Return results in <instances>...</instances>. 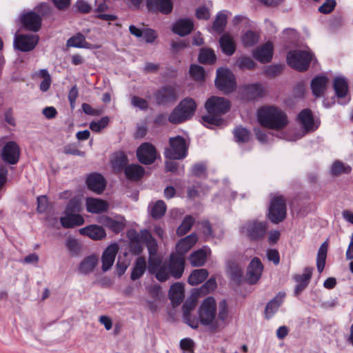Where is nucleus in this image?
<instances>
[{
	"mask_svg": "<svg viewBox=\"0 0 353 353\" xmlns=\"http://www.w3.org/2000/svg\"><path fill=\"white\" fill-rule=\"evenodd\" d=\"M263 267L258 258H254L248 267L247 280L249 283L254 284L260 279Z\"/></svg>",
	"mask_w": 353,
	"mask_h": 353,
	"instance_id": "nucleus-17",
	"label": "nucleus"
},
{
	"mask_svg": "<svg viewBox=\"0 0 353 353\" xmlns=\"http://www.w3.org/2000/svg\"><path fill=\"white\" fill-rule=\"evenodd\" d=\"M285 296L284 292H279L272 300L268 303L265 310L266 319L271 318L276 312L283 303Z\"/></svg>",
	"mask_w": 353,
	"mask_h": 353,
	"instance_id": "nucleus-26",
	"label": "nucleus"
},
{
	"mask_svg": "<svg viewBox=\"0 0 353 353\" xmlns=\"http://www.w3.org/2000/svg\"><path fill=\"white\" fill-rule=\"evenodd\" d=\"M230 107V102L226 99L212 97L205 102V108L210 114L203 117V120L210 124L220 125L222 120L219 115L226 113Z\"/></svg>",
	"mask_w": 353,
	"mask_h": 353,
	"instance_id": "nucleus-4",
	"label": "nucleus"
},
{
	"mask_svg": "<svg viewBox=\"0 0 353 353\" xmlns=\"http://www.w3.org/2000/svg\"><path fill=\"white\" fill-rule=\"evenodd\" d=\"M145 269V259L142 256L138 257L137 259L136 260L134 267L131 273V279L134 281L139 279L144 274Z\"/></svg>",
	"mask_w": 353,
	"mask_h": 353,
	"instance_id": "nucleus-36",
	"label": "nucleus"
},
{
	"mask_svg": "<svg viewBox=\"0 0 353 353\" xmlns=\"http://www.w3.org/2000/svg\"><path fill=\"white\" fill-rule=\"evenodd\" d=\"M166 211V205L163 201H158L151 206L150 213L154 219L161 218Z\"/></svg>",
	"mask_w": 353,
	"mask_h": 353,
	"instance_id": "nucleus-42",
	"label": "nucleus"
},
{
	"mask_svg": "<svg viewBox=\"0 0 353 353\" xmlns=\"http://www.w3.org/2000/svg\"><path fill=\"white\" fill-rule=\"evenodd\" d=\"M68 47L85 48L86 47V41L85 37L81 34H77L70 38L67 41Z\"/></svg>",
	"mask_w": 353,
	"mask_h": 353,
	"instance_id": "nucleus-46",
	"label": "nucleus"
},
{
	"mask_svg": "<svg viewBox=\"0 0 353 353\" xmlns=\"http://www.w3.org/2000/svg\"><path fill=\"white\" fill-rule=\"evenodd\" d=\"M227 14L223 12H219L213 23V28L216 32H222L227 23Z\"/></svg>",
	"mask_w": 353,
	"mask_h": 353,
	"instance_id": "nucleus-47",
	"label": "nucleus"
},
{
	"mask_svg": "<svg viewBox=\"0 0 353 353\" xmlns=\"http://www.w3.org/2000/svg\"><path fill=\"white\" fill-rule=\"evenodd\" d=\"M185 260L183 256L172 254L168 263H162L159 258L151 257L148 261V271L161 281L168 280L170 276L174 279L181 277L184 271Z\"/></svg>",
	"mask_w": 353,
	"mask_h": 353,
	"instance_id": "nucleus-2",
	"label": "nucleus"
},
{
	"mask_svg": "<svg viewBox=\"0 0 353 353\" xmlns=\"http://www.w3.org/2000/svg\"><path fill=\"white\" fill-rule=\"evenodd\" d=\"M131 105L134 107L139 108L140 110H146L148 107V102L139 97L133 96L131 98Z\"/></svg>",
	"mask_w": 353,
	"mask_h": 353,
	"instance_id": "nucleus-56",
	"label": "nucleus"
},
{
	"mask_svg": "<svg viewBox=\"0 0 353 353\" xmlns=\"http://www.w3.org/2000/svg\"><path fill=\"white\" fill-rule=\"evenodd\" d=\"M65 246L72 254H77L80 250V244L78 241L74 238L69 237L65 241Z\"/></svg>",
	"mask_w": 353,
	"mask_h": 353,
	"instance_id": "nucleus-57",
	"label": "nucleus"
},
{
	"mask_svg": "<svg viewBox=\"0 0 353 353\" xmlns=\"http://www.w3.org/2000/svg\"><path fill=\"white\" fill-rule=\"evenodd\" d=\"M245 93L251 99H255L263 95L264 90L260 84H251L245 87Z\"/></svg>",
	"mask_w": 353,
	"mask_h": 353,
	"instance_id": "nucleus-44",
	"label": "nucleus"
},
{
	"mask_svg": "<svg viewBox=\"0 0 353 353\" xmlns=\"http://www.w3.org/2000/svg\"><path fill=\"white\" fill-rule=\"evenodd\" d=\"M228 272L233 280L239 281L243 275V267L235 262H230Z\"/></svg>",
	"mask_w": 353,
	"mask_h": 353,
	"instance_id": "nucleus-41",
	"label": "nucleus"
},
{
	"mask_svg": "<svg viewBox=\"0 0 353 353\" xmlns=\"http://www.w3.org/2000/svg\"><path fill=\"white\" fill-rule=\"evenodd\" d=\"M118 251L119 245L116 243L110 244L104 250L101 256L102 270L103 272L108 271L112 266Z\"/></svg>",
	"mask_w": 353,
	"mask_h": 353,
	"instance_id": "nucleus-16",
	"label": "nucleus"
},
{
	"mask_svg": "<svg viewBox=\"0 0 353 353\" xmlns=\"http://www.w3.org/2000/svg\"><path fill=\"white\" fill-rule=\"evenodd\" d=\"M190 74L192 77L197 81H202L205 77V72L201 66L197 65H192L190 70Z\"/></svg>",
	"mask_w": 353,
	"mask_h": 353,
	"instance_id": "nucleus-55",
	"label": "nucleus"
},
{
	"mask_svg": "<svg viewBox=\"0 0 353 353\" xmlns=\"http://www.w3.org/2000/svg\"><path fill=\"white\" fill-rule=\"evenodd\" d=\"M234 137L237 142H247L250 139L248 131L243 128H236L234 131Z\"/></svg>",
	"mask_w": 353,
	"mask_h": 353,
	"instance_id": "nucleus-50",
	"label": "nucleus"
},
{
	"mask_svg": "<svg viewBox=\"0 0 353 353\" xmlns=\"http://www.w3.org/2000/svg\"><path fill=\"white\" fill-rule=\"evenodd\" d=\"M299 120L303 128L301 133L296 136L294 138H291L290 141H295L301 138L305 134L315 130L317 128V125L315 124L312 112L308 109L302 110L299 114Z\"/></svg>",
	"mask_w": 353,
	"mask_h": 353,
	"instance_id": "nucleus-12",
	"label": "nucleus"
},
{
	"mask_svg": "<svg viewBox=\"0 0 353 353\" xmlns=\"http://www.w3.org/2000/svg\"><path fill=\"white\" fill-rule=\"evenodd\" d=\"M144 39L147 43H152L157 38V34L154 30L145 29L143 30Z\"/></svg>",
	"mask_w": 353,
	"mask_h": 353,
	"instance_id": "nucleus-60",
	"label": "nucleus"
},
{
	"mask_svg": "<svg viewBox=\"0 0 353 353\" xmlns=\"http://www.w3.org/2000/svg\"><path fill=\"white\" fill-rule=\"evenodd\" d=\"M194 219L191 216H186L182 223L178 228L176 233L179 236H183L189 232L194 223Z\"/></svg>",
	"mask_w": 353,
	"mask_h": 353,
	"instance_id": "nucleus-45",
	"label": "nucleus"
},
{
	"mask_svg": "<svg viewBox=\"0 0 353 353\" xmlns=\"http://www.w3.org/2000/svg\"><path fill=\"white\" fill-rule=\"evenodd\" d=\"M351 167L340 161H336L331 166L330 172L333 176H339L342 174H348L351 172Z\"/></svg>",
	"mask_w": 353,
	"mask_h": 353,
	"instance_id": "nucleus-40",
	"label": "nucleus"
},
{
	"mask_svg": "<svg viewBox=\"0 0 353 353\" xmlns=\"http://www.w3.org/2000/svg\"><path fill=\"white\" fill-rule=\"evenodd\" d=\"M85 204L88 212L93 214L105 212L109 206L105 201L92 197L87 198Z\"/></svg>",
	"mask_w": 353,
	"mask_h": 353,
	"instance_id": "nucleus-21",
	"label": "nucleus"
},
{
	"mask_svg": "<svg viewBox=\"0 0 353 353\" xmlns=\"http://www.w3.org/2000/svg\"><path fill=\"white\" fill-rule=\"evenodd\" d=\"M258 41L259 35L252 31H248L242 37V42L245 46H252Z\"/></svg>",
	"mask_w": 353,
	"mask_h": 353,
	"instance_id": "nucleus-49",
	"label": "nucleus"
},
{
	"mask_svg": "<svg viewBox=\"0 0 353 353\" xmlns=\"http://www.w3.org/2000/svg\"><path fill=\"white\" fill-rule=\"evenodd\" d=\"M312 59V54L307 51L294 50L288 54V64L294 69L303 71L307 69Z\"/></svg>",
	"mask_w": 353,
	"mask_h": 353,
	"instance_id": "nucleus-7",
	"label": "nucleus"
},
{
	"mask_svg": "<svg viewBox=\"0 0 353 353\" xmlns=\"http://www.w3.org/2000/svg\"><path fill=\"white\" fill-rule=\"evenodd\" d=\"M39 74L43 78V80L40 83V89L42 91L46 92L49 89L51 84L50 75L46 70H41Z\"/></svg>",
	"mask_w": 353,
	"mask_h": 353,
	"instance_id": "nucleus-54",
	"label": "nucleus"
},
{
	"mask_svg": "<svg viewBox=\"0 0 353 353\" xmlns=\"http://www.w3.org/2000/svg\"><path fill=\"white\" fill-rule=\"evenodd\" d=\"M328 248V243L327 241L323 243L318 250L317 259H316V267L319 272H322L325 265V259L327 257V252Z\"/></svg>",
	"mask_w": 353,
	"mask_h": 353,
	"instance_id": "nucleus-37",
	"label": "nucleus"
},
{
	"mask_svg": "<svg viewBox=\"0 0 353 353\" xmlns=\"http://www.w3.org/2000/svg\"><path fill=\"white\" fill-rule=\"evenodd\" d=\"M79 233L94 241L102 240L106 236V232L103 228L95 224L81 228Z\"/></svg>",
	"mask_w": 353,
	"mask_h": 353,
	"instance_id": "nucleus-18",
	"label": "nucleus"
},
{
	"mask_svg": "<svg viewBox=\"0 0 353 353\" xmlns=\"http://www.w3.org/2000/svg\"><path fill=\"white\" fill-rule=\"evenodd\" d=\"M197 241V236L195 234L190 235L181 239L176 245V249L178 255L183 256L186 253Z\"/></svg>",
	"mask_w": 353,
	"mask_h": 353,
	"instance_id": "nucleus-28",
	"label": "nucleus"
},
{
	"mask_svg": "<svg viewBox=\"0 0 353 353\" xmlns=\"http://www.w3.org/2000/svg\"><path fill=\"white\" fill-rule=\"evenodd\" d=\"M137 156L141 163L145 165L151 164L157 158L156 149L152 144L143 143L138 148Z\"/></svg>",
	"mask_w": 353,
	"mask_h": 353,
	"instance_id": "nucleus-13",
	"label": "nucleus"
},
{
	"mask_svg": "<svg viewBox=\"0 0 353 353\" xmlns=\"http://www.w3.org/2000/svg\"><path fill=\"white\" fill-rule=\"evenodd\" d=\"M170 148L165 151V156L169 159H181L186 157L188 145L185 140L177 136L172 137L169 140Z\"/></svg>",
	"mask_w": 353,
	"mask_h": 353,
	"instance_id": "nucleus-6",
	"label": "nucleus"
},
{
	"mask_svg": "<svg viewBox=\"0 0 353 353\" xmlns=\"http://www.w3.org/2000/svg\"><path fill=\"white\" fill-rule=\"evenodd\" d=\"M334 88L337 97H345L348 90L346 80L341 77H336L334 81Z\"/></svg>",
	"mask_w": 353,
	"mask_h": 353,
	"instance_id": "nucleus-38",
	"label": "nucleus"
},
{
	"mask_svg": "<svg viewBox=\"0 0 353 353\" xmlns=\"http://www.w3.org/2000/svg\"><path fill=\"white\" fill-rule=\"evenodd\" d=\"M87 184L90 190L100 194L105 188V181L103 176L99 174H90L87 179Z\"/></svg>",
	"mask_w": 353,
	"mask_h": 353,
	"instance_id": "nucleus-23",
	"label": "nucleus"
},
{
	"mask_svg": "<svg viewBox=\"0 0 353 353\" xmlns=\"http://www.w3.org/2000/svg\"><path fill=\"white\" fill-rule=\"evenodd\" d=\"M313 269L312 268H305L303 270V273L301 274H297L294 278L297 283H306L307 285L311 279Z\"/></svg>",
	"mask_w": 353,
	"mask_h": 353,
	"instance_id": "nucleus-52",
	"label": "nucleus"
},
{
	"mask_svg": "<svg viewBox=\"0 0 353 353\" xmlns=\"http://www.w3.org/2000/svg\"><path fill=\"white\" fill-rule=\"evenodd\" d=\"M272 54L273 46L270 42H267L254 51L253 57L261 63H267L270 61Z\"/></svg>",
	"mask_w": 353,
	"mask_h": 353,
	"instance_id": "nucleus-22",
	"label": "nucleus"
},
{
	"mask_svg": "<svg viewBox=\"0 0 353 353\" xmlns=\"http://www.w3.org/2000/svg\"><path fill=\"white\" fill-rule=\"evenodd\" d=\"M80 210V203L79 199L74 198L72 199L65 210V213H72V214H76V212H78Z\"/></svg>",
	"mask_w": 353,
	"mask_h": 353,
	"instance_id": "nucleus-58",
	"label": "nucleus"
},
{
	"mask_svg": "<svg viewBox=\"0 0 353 353\" xmlns=\"http://www.w3.org/2000/svg\"><path fill=\"white\" fill-rule=\"evenodd\" d=\"M199 320L201 325L213 332L223 328L228 319V305L225 300L219 302L218 314L216 301L212 297L205 299L198 312Z\"/></svg>",
	"mask_w": 353,
	"mask_h": 353,
	"instance_id": "nucleus-1",
	"label": "nucleus"
},
{
	"mask_svg": "<svg viewBox=\"0 0 353 353\" xmlns=\"http://www.w3.org/2000/svg\"><path fill=\"white\" fill-rule=\"evenodd\" d=\"M83 111L86 114L89 115H94V116H99L102 114V111L100 110H96L91 107L90 105L88 103H83L81 105Z\"/></svg>",
	"mask_w": 353,
	"mask_h": 353,
	"instance_id": "nucleus-63",
	"label": "nucleus"
},
{
	"mask_svg": "<svg viewBox=\"0 0 353 353\" xmlns=\"http://www.w3.org/2000/svg\"><path fill=\"white\" fill-rule=\"evenodd\" d=\"M207 254L203 250H199L193 252L190 256V261L192 266H202L206 261Z\"/></svg>",
	"mask_w": 353,
	"mask_h": 353,
	"instance_id": "nucleus-39",
	"label": "nucleus"
},
{
	"mask_svg": "<svg viewBox=\"0 0 353 353\" xmlns=\"http://www.w3.org/2000/svg\"><path fill=\"white\" fill-rule=\"evenodd\" d=\"M327 78L323 76L316 77L311 82L312 93L316 97H320L325 91Z\"/></svg>",
	"mask_w": 353,
	"mask_h": 353,
	"instance_id": "nucleus-32",
	"label": "nucleus"
},
{
	"mask_svg": "<svg viewBox=\"0 0 353 353\" xmlns=\"http://www.w3.org/2000/svg\"><path fill=\"white\" fill-rule=\"evenodd\" d=\"M199 59L203 63H212L215 61V54L211 50L202 49L200 52Z\"/></svg>",
	"mask_w": 353,
	"mask_h": 353,
	"instance_id": "nucleus-48",
	"label": "nucleus"
},
{
	"mask_svg": "<svg viewBox=\"0 0 353 353\" xmlns=\"http://www.w3.org/2000/svg\"><path fill=\"white\" fill-rule=\"evenodd\" d=\"M258 120L265 128L280 130L288 123L287 114L275 106H265L258 111Z\"/></svg>",
	"mask_w": 353,
	"mask_h": 353,
	"instance_id": "nucleus-3",
	"label": "nucleus"
},
{
	"mask_svg": "<svg viewBox=\"0 0 353 353\" xmlns=\"http://www.w3.org/2000/svg\"><path fill=\"white\" fill-rule=\"evenodd\" d=\"M196 103L190 98H185L172 110L168 117L170 123L177 124L190 119L196 110Z\"/></svg>",
	"mask_w": 353,
	"mask_h": 353,
	"instance_id": "nucleus-5",
	"label": "nucleus"
},
{
	"mask_svg": "<svg viewBox=\"0 0 353 353\" xmlns=\"http://www.w3.org/2000/svg\"><path fill=\"white\" fill-rule=\"evenodd\" d=\"M98 258L94 255L85 258L80 263L79 272L82 274H88L94 271L98 263Z\"/></svg>",
	"mask_w": 353,
	"mask_h": 353,
	"instance_id": "nucleus-29",
	"label": "nucleus"
},
{
	"mask_svg": "<svg viewBox=\"0 0 353 353\" xmlns=\"http://www.w3.org/2000/svg\"><path fill=\"white\" fill-rule=\"evenodd\" d=\"M236 65L241 69H252L254 67L255 63L250 57H241L236 60Z\"/></svg>",
	"mask_w": 353,
	"mask_h": 353,
	"instance_id": "nucleus-51",
	"label": "nucleus"
},
{
	"mask_svg": "<svg viewBox=\"0 0 353 353\" xmlns=\"http://www.w3.org/2000/svg\"><path fill=\"white\" fill-rule=\"evenodd\" d=\"M60 223L63 228H70L83 224L84 219L79 214L65 213V216L61 217Z\"/></svg>",
	"mask_w": 353,
	"mask_h": 353,
	"instance_id": "nucleus-25",
	"label": "nucleus"
},
{
	"mask_svg": "<svg viewBox=\"0 0 353 353\" xmlns=\"http://www.w3.org/2000/svg\"><path fill=\"white\" fill-rule=\"evenodd\" d=\"M99 222L115 233L120 232L125 227V221L123 219L114 220L109 216H102L99 218Z\"/></svg>",
	"mask_w": 353,
	"mask_h": 353,
	"instance_id": "nucleus-24",
	"label": "nucleus"
},
{
	"mask_svg": "<svg viewBox=\"0 0 353 353\" xmlns=\"http://www.w3.org/2000/svg\"><path fill=\"white\" fill-rule=\"evenodd\" d=\"M215 83L217 88L225 93L232 92L236 87L234 75L228 69L221 68L217 70Z\"/></svg>",
	"mask_w": 353,
	"mask_h": 353,
	"instance_id": "nucleus-9",
	"label": "nucleus"
},
{
	"mask_svg": "<svg viewBox=\"0 0 353 353\" xmlns=\"http://www.w3.org/2000/svg\"><path fill=\"white\" fill-rule=\"evenodd\" d=\"M37 210L41 213L46 211L48 207V199L46 196H41L37 198Z\"/></svg>",
	"mask_w": 353,
	"mask_h": 353,
	"instance_id": "nucleus-64",
	"label": "nucleus"
},
{
	"mask_svg": "<svg viewBox=\"0 0 353 353\" xmlns=\"http://www.w3.org/2000/svg\"><path fill=\"white\" fill-rule=\"evenodd\" d=\"M208 276V272L205 269H197L192 272L188 277V283L191 285H197L203 282Z\"/></svg>",
	"mask_w": 353,
	"mask_h": 353,
	"instance_id": "nucleus-34",
	"label": "nucleus"
},
{
	"mask_svg": "<svg viewBox=\"0 0 353 353\" xmlns=\"http://www.w3.org/2000/svg\"><path fill=\"white\" fill-rule=\"evenodd\" d=\"M147 7L150 10L167 14L172 12L173 6L171 0H147Z\"/></svg>",
	"mask_w": 353,
	"mask_h": 353,
	"instance_id": "nucleus-20",
	"label": "nucleus"
},
{
	"mask_svg": "<svg viewBox=\"0 0 353 353\" xmlns=\"http://www.w3.org/2000/svg\"><path fill=\"white\" fill-rule=\"evenodd\" d=\"M192 28L193 23L190 19H181L173 26L172 31L180 36H185L190 33Z\"/></svg>",
	"mask_w": 353,
	"mask_h": 353,
	"instance_id": "nucleus-27",
	"label": "nucleus"
},
{
	"mask_svg": "<svg viewBox=\"0 0 353 353\" xmlns=\"http://www.w3.org/2000/svg\"><path fill=\"white\" fill-rule=\"evenodd\" d=\"M267 229L266 223L251 221L245 224L243 232L251 240H260L265 236Z\"/></svg>",
	"mask_w": 353,
	"mask_h": 353,
	"instance_id": "nucleus-10",
	"label": "nucleus"
},
{
	"mask_svg": "<svg viewBox=\"0 0 353 353\" xmlns=\"http://www.w3.org/2000/svg\"><path fill=\"white\" fill-rule=\"evenodd\" d=\"M39 42V36L36 34H19L16 35L14 41V46L21 52L32 50Z\"/></svg>",
	"mask_w": 353,
	"mask_h": 353,
	"instance_id": "nucleus-11",
	"label": "nucleus"
},
{
	"mask_svg": "<svg viewBox=\"0 0 353 353\" xmlns=\"http://www.w3.org/2000/svg\"><path fill=\"white\" fill-rule=\"evenodd\" d=\"M219 42L221 48L225 54L232 55L235 52L236 46L234 41L228 34H223L220 38Z\"/></svg>",
	"mask_w": 353,
	"mask_h": 353,
	"instance_id": "nucleus-33",
	"label": "nucleus"
},
{
	"mask_svg": "<svg viewBox=\"0 0 353 353\" xmlns=\"http://www.w3.org/2000/svg\"><path fill=\"white\" fill-rule=\"evenodd\" d=\"M145 244L147 245L150 254L149 259L151 257L157 258L155 256L157 252V243L156 240L154 239H152Z\"/></svg>",
	"mask_w": 353,
	"mask_h": 353,
	"instance_id": "nucleus-62",
	"label": "nucleus"
},
{
	"mask_svg": "<svg viewBox=\"0 0 353 353\" xmlns=\"http://www.w3.org/2000/svg\"><path fill=\"white\" fill-rule=\"evenodd\" d=\"M196 16L199 19L207 20L210 18V14L209 10L207 8L201 6L196 9Z\"/></svg>",
	"mask_w": 353,
	"mask_h": 353,
	"instance_id": "nucleus-61",
	"label": "nucleus"
},
{
	"mask_svg": "<svg viewBox=\"0 0 353 353\" xmlns=\"http://www.w3.org/2000/svg\"><path fill=\"white\" fill-rule=\"evenodd\" d=\"M196 298L194 296H192L185 301L183 306V315L185 319V321H187V323L192 328H196L198 327V324L196 322L194 321L191 323L190 321H188V318L190 312L192 310H194V308L196 306Z\"/></svg>",
	"mask_w": 353,
	"mask_h": 353,
	"instance_id": "nucleus-35",
	"label": "nucleus"
},
{
	"mask_svg": "<svg viewBox=\"0 0 353 353\" xmlns=\"http://www.w3.org/2000/svg\"><path fill=\"white\" fill-rule=\"evenodd\" d=\"M109 123V118L108 117H103L99 121H92L90 123V128L94 132H99L104 128H105Z\"/></svg>",
	"mask_w": 353,
	"mask_h": 353,
	"instance_id": "nucleus-53",
	"label": "nucleus"
},
{
	"mask_svg": "<svg viewBox=\"0 0 353 353\" xmlns=\"http://www.w3.org/2000/svg\"><path fill=\"white\" fill-rule=\"evenodd\" d=\"M125 176L132 181L140 179L144 175V169L137 164L130 165L125 168Z\"/></svg>",
	"mask_w": 353,
	"mask_h": 353,
	"instance_id": "nucleus-31",
	"label": "nucleus"
},
{
	"mask_svg": "<svg viewBox=\"0 0 353 353\" xmlns=\"http://www.w3.org/2000/svg\"><path fill=\"white\" fill-rule=\"evenodd\" d=\"M169 296L174 305H178L183 299V285L179 283L172 285L169 290Z\"/></svg>",
	"mask_w": 353,
	"mask_h": 353,
	"instance_id": "nucleus-30",
	"label": "nucleus"
},
{
	"mask_svg": "<svg viewBox=\"0 0 353 353\" xmlns=\"http://www.w3.org/2000/svg\"><path fill=\"white\" fill-rule=\"evenodd\" d=\"M20 150L18 145L14 141L8 142L2 150V159L10 164H16L19 161Z\"/></svg>",
	"mask_w": 353,
	"mask_h": 353,
	"instance_id": "nucleus-14",
	"label": "nucleus"
},
{
	"mask_svg": "<svg viewBox=\"0 0 353 353\" xmlns=\"http://www.w3.org/2000/svg\"><path fill=\"white\" fill-rule=\"evenodd\" d=\"M285 216V201L281 196H275L270 204L268 218L272 223H278L283 221Z\"/></svg>",
	"mask_w": 353,
	"mask_h": 353,
	"instance_id": "nucleus-8",
	"label": "nucleus"
},
{
	"mask_svg": "<svg viewBox=\"0 0 353 353\" xmlns=\"http://www.w3.org/2000/svg\"><path fill=\"white\" fill-rule=\"evenodd\" d=\"M127 157L123 152L116 153L112 160V164L114 170L120 171L127 164Z\"/></svg>",
	"mask_w": 353,
	"mask_h": 353,
	"instance_id": "nucleus-43",
	"label": "nucleus"
},
{
	"mask_svg": "<svg viewBox=\"0 0 353 353\" xmlns=\"http://www.w3.org/2000/svg\"><path fill=\"white\" fill-rule=\"evenodd\" d=\"M178 98L175 88L165 86L159 90L155 94V100L158 104L164 105L175 101Z\"/></svg>",
	"mask_w": 353,
	"mask_h": 353,
	"instance_id": "nucleus-15",
	"label": "nucleus"
},
{
	"mask_svg": "<svg viewBox=\"0 0 353 353\" xmlns=\"http://www.w3.org/2000/svg\"><path fill=\"white\" fill-rule=\"evenodd\" d=\"M21 21L26 28L29 30L37 32L41 28V19L35 12H30L24 14L21 16Z\"/></svg>",
	"mask_w": 353,
	"mask_h": 353,
	"instance_id": "nucleus-19",
	"label": "nucleus"
},
{
	"mask_svg": "<svg viewBox=\"0 0 353 353\" xmlns=\"http://www.w3.org/2000/svg\"><path fill=\"white\" fill-rule=\"evenodd\" d=\"M335 4L336 3L334 0H327L319 8V11L324 14L330 13L333 10Z\"/></svg>",
	"mask_w": 353,
	"mask_h": 353,
	"instance_id": "nucleus-59",
	"label": "nucleus"
}]
</instances>
